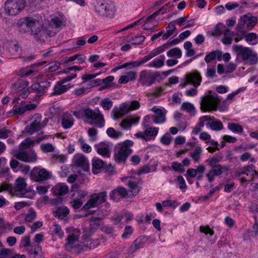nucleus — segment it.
Instances as JSON below:
<instances>
[{
  "instance_id": "obj_1",
  "label": "nucleus",
  "mask_w": 258,
  "mask_h": 258,
  "mask_svg": "<svg viewBox=\"0 0 258 258\" xmlns=\"http://www.w3.org/2000/svg\"><path fill=\"white\" fill-rule=\"evenodd\" d=\"M17 25L20 32H29L37 41L44 42L47 36L52 37L55 33L46 29L42 22L31 17H25L20 19Z\"/></svg>"
},
{
  "instance_id": "obj_2",
  "label": "nucleus",
  "mask_w": 258,
  "mask_h": 258,
  "mask_svg": "<svg viewBox=\"0 0 258 258\" xmlns=\"http://www.w3.org/2000/svg\"><path fill=\"white\" fill-rule=\"evenodd\" d=\"M232 49L234 51L237 58L241 59L245 63L254 65L257 63L258 55L251 48L235 44L232 46Z\"/></svg>"
},
{
  "instance_id": "obj_3",
  "label": "nucleus",
  "mask_w": 258,
  "mask_h": 258,
  "mask_svg": "<svg viewBox=\"0 0 258 258\" xmlns=\"http://www.w3.org/2000/svg\"><path fill=\"white\" fill-rule=\"evenodd\" d=\"M134 142L130 140H125L123 142L117 144L114 149V158L117 163H124L128 157L132 153L131 147Z\"/></svg>"
},
{
  "instance_id": "obj_4",
  "label": "nucleus",
  "mask_w": 258,
  "mask_h": 258,
  "mask_svg": "<svg viewBox=\"0 0 258 258\" xmlns=\"http://www.w3.org/2000/svg\"><path fill=\"white\" fill-rule=\"evenodd\" d=\"M95 12L99 16L112 18L115 8L111 0H98L94 7Z\"/></svg>"
},
{
  "instance_id": "obj_5",
  "label": "nucleus",
  "mask_w": 258,
  "mask_h": 258,
  "mask_svg": "<svg viewBox=\"0 0 258 258\" xmlns=\"http://www.w3.org/2000/svg\"><path fill=\"white\" fill-rule=\"evenodd\" d=\"M221 101V97L216 93L210 92V94L202 98L200 105L203 111L217 110Z\"/></svg>"
},
{
  "instance_id": "obj_6",
  "label": "nucleus",
  "mask_w": 258,
  "mask_h": 258,
  "mask_svg": "<svg viewBox=\"0 0 258 258\" xmlns=\"http://www.w3.org/2000/svg\"><path fill=\"white\" fill-rule=\"evenodd\" d=\"M27 5L26 0H7L5 3V12L8 16H15L22 12Z\"/></svg>"
},
{
  "instance_id": "obj_7",
  "label": "nucleus",
  "mask_w": 258,
  "mask_h": 258,
  "mask_svg": "<svg viewBox=\"0 0 258 258\" xmlns=\"http://www.w3.org/2000/svg\"><path fill=\"white\" fill-rule=\"evenodd\" d=\"M84 116L90 119V124L94 125L97 127L101 128L104 126L105 120L103 115L98 109H91L87 108L84 111Z\"/></svg>"
},
{
  "instance_id": "obj_8",
  "label": "nucleus",
  "mask_w": 258,
  "mask_h": 258,
  "mask_svg": "<svg viewBox=\"0 0 258 258\" xmlns=\"http://www.w3.org/2000/svg\"><path fill=\"white\" fill-rule=\"evenodd\" d=\"M107 197V192L105 191L94 193L91 195L90 199L83 206L82 209L87 211L99 206L106 201Z\"/></svg>"
},
{
  "instance_id": "obj_9",
  "label": "nucleus",
  "mask_w": 258,
  "mask_h": 258,
  "mask_svg": "<svg viewBox=\"0 0 258 258\" xmlns=\"http://www.w3.org/2000/svg\"><path fill=\"white\" fill-rule=\"evenodd\" d=\"M19 97L15 98L13 101V104H14L13 109L10 113L13 115H22L27 111H30L35 109L37 105L34 103L25 104L23 101H21L20 103L18 102Z\"/></svg>"
},
{
  "instance_id": "obj_10",
  "label": "nucleus",
  "mask_w": 258,
  "mask_h": 258,
  "mask_svg": "<svg viewBox=\"0 0 258 258\" xmlns=\"http://www.w3.org/2000/svg\"><path fill=\"white\" fill-rule=\"evenodd\" d=\"M27 185L25 178L22 177L17 178L14 188L15 195L19 198H31V196L29 195L30 191L27 188Z\"/></svg>"
},
{
  "instance_id": "obj_11",
  "label": "nucleus",
  "mask_w": 258,
  "mask_h": 258,
  "mask_svg": "<svg viewBox=\"0 0 258 258\" xmlns=\"http://www.w3.org/2000/svg\"><path fill=\"white\" fill-rule=\"evenodd\" d=\"M77 76L76 73H72L71 75H69L66 77L61 78L59 82H58L55 85L53 92L50 94V96L59 95L66 92L68 88H67V86L63 84L76 78Z\"/></svg>"
},
{
  "instance_id": "obj_12",
  "label": "nucleus",
  "mask_w": 258,
  "mask_h": 258,
  "mask_svg": "<svg viewBox=\"0 0 258 258\" xmlns=\"http://www.w3.org/2000/svg\"><path fill=\"white\" fill-rule=\"evenodd\" d=\"M14 156L18 160L24 162H34L37 160L36 153L33 150L29 151L19 150L14 154Z\"/></svg>"
},
{
  "instance_id": "obj_13",
  "label": "nucleus",
  "mask_w": 258,
  "mask_h": 258,
  "mask_svg": "<svg viewBox=\"0 0 258 258\" xmlns=\"http://www.w3.org/2000/svg\"><path fill=\"white\" fill-rule=\"evenodd\" d=\"M230 167L229 165L218 164L211 167V169L206 174V176L208 179L209 182H211L214 180L216 176L221 175L223 173L228 171Z\"/></svg>"
},
{
  "instance_id": "obj_14",
  "label": "nucleus",
  "mask_w": 258,
  "mask_h": 258,
  "mask_svg": "<svg viewBox=\"0 0 258 258\" xmlns=\"http://www.w3.org/2000/svg\"><path fill=\"white\" fill-rule=\"evenodd\" d=\"M148 238L145 236H141L138 237L132 243L130 247L125 248L124 246H120L119 248L125 249L127 253L133 254L137 250L142 248L145 244L147 242Z\"/></svg>"
},
{
  "instance_id": "obj_15",
  "label": "nucleus",
  "mask_w": 258,
  "mask_h": 258,
  "mask_svg": "<svg viewBox=\"0 0 258 258\" xmlns=\"http://www.w3.org/2000/svg\"><path fill=\"white\" fill-rule=\"evenodd\" d=\"M30 176L35 181H41L49 179L51 173L44 168L35 167L31 171Z\"/></svg>"
},
{
  "instance_id": "obj_16",
  "label": "nucleus",
  "mask_w": 258,
  "mask_h": 258,
  "mask_svg": "<svg viewBox=\"0 0 258 258\" xmlns=\"http://www.w3.org/2000/svg\"><path fill=\"white\" fill-rule=\"evenodd\" d=\"M159 74L154 75L151 72L147 70L141 71L140 75L139 82L145 86H150L155 82Z\"/></svg>"
},
{
  "instance_id": "obj_17",
  "label": "nucleus",
  "mask_w": 258,
  "mask_h": 258,
  "mask_svg": "<svg viewBox=\"0 0 258 258\" xmlns=\"http://www.w3.org/2000/svg\"><path fill=\"white\" fill-rule=\"evenodd\" d=\"M41 114L38 113L33 116L32 122L26 127L28 133L32 135L42 128L41 125Z\"/></svg>"
},
{
  "instance_id": "obj_18",
  "label": "nucleus",
  "mask_w": 258,
  "mask_h": 258,
  "mask_svg": "<svg viewBox=\"0 0 258 258\" xmlns=\"http://www.w3.org/2000/svg\"><path fill=\"white\" fill-rule=\"evenodd\" d=\"M110 197L114 201H118L119 198H131V195L125 188L118 186L111 191Z\"/></svg>"
},
{
  "instance_id": "obj_19",
  "label": "nucleus",
  "mask_w": 258,
  "mask_h": 258,
  "mask_svg": "<svg viewBox=\"0 0 258 258\" xmlns=\"http://www.w3.org/2000/svg\"><path fill=\"white\" fill-rule=\"evenodd\" d=\"M74 166L82 168L84 171L89 170V162L85 156L82 154H76L73 158Z\"/></svg>"
},
{
  "instance_id": "obj_20",
  "label": "nucleus",
  "mask_w": 258,
  "mask_h": 258,
  "mask_svg": "<svg viewBox=\"0 0 258 258\" xmlns=\"http://www.w3.org/2000/svg\"><path fill=\"white\" fill-rule=\"evenodd\" d=\"M243 174H245L246 175L250 174L252 176H254L256 175L257 174V172L255 169V166L254 165L249 164L239 168L235 173V175L236 177H239Z\"/></svg>"
},
{
  "instance_id": "obj_21",
  "label": "nucleus",
  "mask_w": 258,
  "mask_h": 258,
  "mask_svg": "<svg viewBox=\"0 0 258 258\" xmlns=\"http://www.w3.org/2000/svg\"><path fill=\"white\" fill-rule=\"evenodd\" d=\"M131 111V107H130L129 104L123 103L120 105L119 109L117 108H114L113 109L112 112L114 114L113 119H117L128 113Z\"/></svg>"
},
{
  "instance_id": "obj_22",
  "label": "nucleus",
  "mask_w": 258,
  "mask_h": 258,
  "mask_svg": "<svg viewBox=\"0 0 258 258\" xmlns=\"http://www.w3.org/2000/svg\"><path fill=\"white\" fill-rule=\"evenodd\" d=\"M67 21L63 15H58L52 18L49 22V25L55 28L61 29L66 25Z\"/></svg>"
},
{
  "instance_id": "obj_23",
  "label": "nucleus",
  "mask_w": 258,
  "mask_h": 258,
  "mask_svg": "<svg viewBox=\"0 0 258 258\" xmlns=\"http://www.w3.org/2000/svg\"><path fill=\"white\" fill-rule=\"evenodd\" d=\"M151 110L155 113V115L152 116L155 123L160 124L165 121V111L156 107H153Z\"/></svg>"
},
{
  "instance_id": "obj_24",
  "label": "nucleus",
  "mask_w": 258,
  "mask_h": 258,
  "mask_svg": "<svg viewBox=\"0 0 258 258\" xmlns=\"http://www.w3.org/2000/svg\"><path fill=\"white\" fill-rule=\"evenodd\" d=\"M95 148L99 155L104 157H110L111 152L109 149L110 145L109 143L100 142L99 144L95 145Z\"/></svg>"
},
{
  "instance_id": "obj_25",
  "label": "nucleus",
  "mask_w": 258,
  "mask_h": 258,
  "mask_svg": "<svg viewBox=\"0 0 258 258\" xmlns=\"http://www.w3.org/2000/svg\"><path fill=\"white\" fill-rule=\"evenodd\" d=\"M186 79L188 80L190 84H192L194 87H197L201 84L202 76L198 71L195 70L186 74Z\"/></svg>"
},
{
  "instance_id": "obj_26",
  "label": "nucleus",
  "mask_w": 258,
  "mask_h": 258,
  "mask_svg": "<svg viewBox=\"0 0 258 258\" xmlns=\"http://www.w3.org/2000/svg\"><path fill=\"white\" fill-rule=\"evenodd\" d=\"M140 119V117L129 116L122 120L120 125L125 130H130L132 125L138 123Z\"/></svg>"
},
{
  "instance_id": "obj_27",
  "label": "nucleus",
  "mask_w": 258,
  "mask_h": 258,
  "mask_svg": "<svg viewBox=\"0 0 258 258\" xmlns=\"http://www.w3.org/2000/svg\"><path fill=\"white\" fill-rule=\"evenodd\" d=\"M125 179H128L127 185L130 188L129 194L131 195V198L136 196L140 191V188L137 182L132 181L129 177H123L121 178V180L124 181Z\"/></svg>"
},
{
  "instance_id": "obj_28",
  "label": "nucleus",
  "mask_w": 258,
  "mask_h": 258,
  "mask_svg": "<svg viewBox=\"0 0 258 258\" xmlns=\"http://www.w3.org/2000/svg\"><path fill=\"white\" fill-rule=\"evenodd\" d=\"M51 191L55 196H63L69 191L68 186L62 183H59L52 187Z\"/></svg>"
},
{
  "instance_id": "obj_29",
  "label": "nucleus",
  "mask_w": 258,
  "mask_h": 258,
  "mask_svg": "<svg viewBox=\"0 0 258 258\" xmlns=\"http://www.w3.org/2000/svg\"><path fill=\"white\" fill-rule=\"evenodd\" d=\"M222 52L221 50H216L207 54L204 59L207 63L213 60L216 58L218 61H221L222 60Z\"/></svg>"
},
{
  "instance_id": "obj_30",
  "label": "nucleus",
  "mask_w": 258,
  "mask_h": 258,
  "mask_svg": "<svg viewBox=\"0 0 258 258\" xmlns=\"http://www.w3.org/2000/svg\"><path fill=\"white\" fill-rule=\"evenodd\" d=\"M79 236L74 234H70L67 238V243L65 244V248L67 250L71 251L73 247L74 243L78 240Z\"/></svg>"
},
{
  "instance_id": "obj_31",
  "label": "nucleus",
  "mask_w": 258,
  "mask_h": 258,
  "mask_svg": "<svg viewBox=\"0 0 258 258\" xmlns=\"http://www.w3.org/2000/svg\"><path fill=\"white\" fill-rule=\"evenodd\" d=\"M100 244V241L98 239H87L85 240L82 249L84 250H86L88 249H94Z\"/></svg>"
},
{
  "instance_id": "obj_32",
  "label": "nucleus",
  "mask_w": 258,
  "mask_h": 258,
  "mask_svg": "<svg viewBox=\"0 0 258 258\" xmlns=\"http://www.w3.org/2000/svg\"><path fill=\"white\" fill-rule=\"evenodd\" d=\"M165 56L164 55H161L157 58L155 59L152 62H150L148 66L150 68L159 69L164 65Z\"/></svg>"
},
{
  "instance_id": "obj_33",
  "label": "nucleus",
  "mask_w": 258,
  "mask_h": 258,
  "mask_svg": "<svg viewBox=\"0 0 258 258\" xmlns=\"http://www.w3.org/2000/svg\"><path fill=\"white\" fill-rule=\"evenodd\" d=\"M78 186L76 184L73 185L72 190L74 193L72 195V197H75V198L79 199V200H83V199L88 195V192L85 190L78 189Z\"/></svg>"
},
{
  "instance_id": "obj_34",
  "label": "nucleus",
  "mask_w": 258,
  "mask_h": 258,
  "mask_svg": "<svg viewBox=\"0 0 258 258\" xmlns=\"http://www.w3.org/2000/svg\"><path fill=\"white\" fill-rule=\"evenodd\" d=\"M73 124L74 119L71 114H67L63 116L61 119V125L64 128H71Z\"/></svg>"
},
{
  "instance_id": "obj_35",
  "label": "nucleus",
  "mask_w": 258,
  "mask_h": 258,
  "mask_svg": "<svg viewBox=\"0 0 258 258\" xmlns=\"http://www.w3.org/2000/svg\"><path fill=\"white\" fill-rule=\"evenodd\" d=\"M181 110L189 113L191 116L196 114V111L194 105L190 102H184L181 106Z\"/></svg>"
},
{
  "instance_id": "obj_36",
  "label": "nucleus",
  "mask_w": 258,
  "mask_h": 258,
  "mask_svg": "<svg viewBox=\"0 0 258 258\" xmlns=\"http://www.w3.org/2000/svg\"><path fill=\"white\" fill-rule=\"evenodd\" d=\"M210 122H208L207 125H209L211 129L214 131H220L223 128V125L222 122L219 120H216L214 117H212V120Z\"/></svg>"
},
{
  "instance_id": "obj_37",
  "label": "nucleus",
  "mask_w": 258,
  "mask_h": 258,
  "mask_svg": "<svg viewBox=\"0 0 258 258\" xmlns=\"http://www.w3.org/2000/svg\"><path fill=\"white\" fill-rule=\"evenodd\" d=\"M234 36V33L232 31L229 29H226L224 32V37L222 40V43L225 45L231 44Z\"/></svg>"
},
{
  "instance_id": "obj_38",
  "label": "nucleus",
  "mask_w": 258,
  "mask_h": 258,
  "mask_svg": "<svg viewBox=\"0 0 258 258\" xmlns=\"http://www.w3.org/2000/svg\"><path fill=\"white\" fill-rule=\"evenodd\" d=\"M29 83L26 80L20 79L12 85L14 89L18 91H21L24 89L28 87Z\"/></svg>"
},
{
  "instance_id": "obj_39",
  "label": "nucleus",
  "mask_w": 258,
  "mask_h": 258,
  "mask_svg": "<svg viewBox=\"0 0 258 258\" xmlns=\"http://www.w3.org/2000/svg\"><path fill=\"white\" fill-rule=\"evenodd\" d=\"M69 213V209L67 207H61L55 211L54 215L60 219H64Z\"/></svg>"
},
{
  "instance_id": "obj_40",
  "label": "nucleus",
  "mask_w": 258,
  "mask_h": 258,
  "mask_svg": "<svg viewBox=\"0 0 258 258\" xmlns=\"http://www.w3.org/2000/svg\"><path fill=\"white\" fill-rule=\"evenodd\" d=\"M203 150L201 147H196L192 152L189 153V155L195 162H199L201 159Z\"/></svg>"
},
{
  "instance_id": "obj_41",
  "label": "nucleus",
  "mask_w": 258,
  "mask_h": 258,
  "mask_svg": "<svg viewBox=\"0 0 258 258\" xmlns=\"http://www.w3.org/2000/svg\"><path fill=\"white\" fill-rule=\"evenodd\" d=\"M92 163L93 172L94 174H97V172L95 171V170H99L102 168L105 165V162L97 157L93 158Z\"/></svg>"
},
{
  "instance_id": "obj_42",
  "label": "nucleus",
  "mask_w": 258,
  "mask_h": 258,
  "mask_svg": "<svg viewBox=\"0 0 258 258\" xmlns=\"http://www.w3.org/2000/svg\"><path fill=\"white\" fill-rule=\"evenodd\" d=\"M222 156L217 155L209 158L205 161V162L210 167H213L218 165L219 164L218 163H219L222 160Z\"/></svg>"
},
{
  "instance_id": "obj_43",
  "label": "nucleus",
  "mask_w": 258,
  "mask_h": 258,
  "mask_svg": "<svg viewBox=\"0 0 258 258\" xmlns=\"http://www.w3.org/2000/svg\"><path fill=\"white\" fill-rule=\"evenodd\" d=\"M34 141L31 138H26L19 145V150H24L34 145Z\"/></svg>"
},
{
  "instance_id": "obj_44",
  "label": "nucleus",
  "mask_w": 258,
  "mask_h": 258,
  "mask_svg": "<svg viewBox=\"0 0 258 258\" xmlns=\"http://www.w3.org/2000/svg\"><path fill=\"white\" fill-rule=\"evenodd\" d=\"M102 218L100 217L93 216L90 219V226L92 229L97 228L102 224Z\"/></svg>"
},
{
  "instance_id": "obj_45",
  "label": "nucleus",
  "mask_w": 258,
  "mask_h": 258,
  "mask_svg": "<svg viewBox=\"0 0 258 258\" xmlns=\"http://www.w3.org/2000/svg\"><path fill=\"white\" fill-rule=\"evenodd\" d=\"M167 55L168 57L175 56L176 58H180L182 55V52L180 49L178 47L172 48L167 52Z\"/></svg>"
},
{
  "instance_id": "obj_46",
  "label": "nucleus",
  "mask_w": 258,
  "mask_h": 258,
  "mask_svg": "<svg viewBox=\"0 0 258 258\" xmlns=\"http://www.w3.org/2000/svg\"><path fill=\"white\" fill-rule=\"evenodd\" d=\"M167 44H164L162 46H160L155 48L152 51H151L149 53V54L150 55L152 58L164 52L165 49L167 48Z\"/></svg>"
},
{
  "instance_id": "obj_47",
  "label": "nucleus",
  "mask_w": 258,
  "mask_h": 258,
  "mask_svg": "<svg viewBox=\"0 0 258 258\" xmlns=\"http://www.w3.org/2000/svg\"><path fill=\"white\" fill-rule=\"evenodd\" d=\"M228 128L233 133H241L243 131L242 126L237 123H229L228 124Z\"/></svg>"
},
{
  "instance_id": "obj_48",
  "label": "nucleus",
  "mask_w": 258,
  "mask_h": 258,
  "mask_svg": "<svg viewBox=\"0 0 258 258\" xmlns=\"http://www.w3.org/2000/svg\"><path fill=\"white\" fill-rule=\"evenodd\" d=\"M11 51L12 55L15 58H19L22 56V49L17 44L14 45Z\"/></svg>"
},
{
  "instance_id": "obj_49",
  "label": "nucleus",
  "mask_w": 258,
  "mask_h": 258,
  "mask_svg": "<svg viewBox=\"0 0 258 258\" xmlns=\"http://www.w3.org/2000/svg\"><path fill=\"white\" fill-rule=\"evenodd\" d=\"M106 133L109 137L114 139H117L122 135V133L121 132L116 131L112 127L108 128L106 131Z\"/></svg>"
},
{
  "instance_id": "obj_50",
  "label": "nucleus",
  "mask_w": 258,
  "mask_h": 258,
  "mask_svg": "<svg viewBox=\"0 0 258 258\" xmlns=\"http://www.w3.org/2000/svg\"><path fill=\"white\" fill-rule=\"evenodd\" d=\"M240 160L242 162H245L249 160L250 162H256L255 159L252 157L251 154L248 152H245L242 154L239 157Z\"/></svg>"
},
{
  "instance_id": "obj_51",
  "label": "nucleus",
  "mask_w": 258,
  "mask_h": 258,
  "mask_svg": "<svg viewBox=\"0 0 258 258\" xmlns=\"http://www.w3.org/2000/svg\"><path fill=\"white\" fill-rule=\"evenodd\" d=\"M158 133V128L155 127H149L145 130V134H146L148 140L150 139V137L156 136Z\"/></svg>"
},
{
  "instance_id": "obj_52",
  "label": "nucleus",
  "mask_w": 258,
  "mask_h": 258,
  "mask_svg": "<svg viewBox=\"0 0 258 258\" xmlns=\"http://www.w3.org/2000/svg\"><path fill=\"white\" fill-rule=\"evenodd\" d=\"M51 83L50 82L47 81H43L40 82L39 83H36L33 84L31 88H37V87H41L43 88V89L46 91L50 86Z\"/></svg>"
},
{
  "instance_id": "obj_53",
  "label": "nucleus",
  "mask_w": 258,
  "mask_h": 258,
  "mask_svg": "<svg viewBox=\"0 0 258 258\" xmlns=\"http://www.w3.org/2000/svg\"><path fill=\"white\" fill-rule=\"evenodd\" d=\"M52 229V232L59 238L61 239L63 237V232L62 231L61 227L58 224H53Z\"/></svg>"
},
{
  "instance_id": "obj_54",
  "label": "nucleus",
  "mask_w": 258,
  "mask_h": 258,
  "mask_svg": "<svg viewBox=\"0 0 258 258\" xmlns=\"http://www.w3.org/2000/svg\"><path fill=\"white\" fill-rule=\"evenodd\" d=\"M73 199L70 202V204L71 206L75 209H78L81 208L83 204V200H79V199H77L75 197H72Z\"/></svg>"
},
{
  "instance_id": "obj_55",
  "label": "nucleus",
  "mask_w": 258,
  "mask_h": 258,
  "mask_svg": "<svg viewBox=\"0 0 258 258\" xmlns=\"http://www.w3.org/2000/svg\"><path fill=\"white\" fill-rule=\"evenodd\" d=\"M145 39V37L143 35L136 36L133 37L129 41L133 45H139L143 43Z\"/></svg>"
},
{
  "instance_id": "obj_56",
  "label": "nucleus",
  "mask_w": 258,
  "mask_h": 258,
  "mask_svg": "<svg viewBox=\"0 0 258 258\" xmlns=\"http://www.w3.org/2000/svg\"><path fill=\"white\" fill-rule=\"evenodd\" d=\"M79 143L81 145V148L84 152L86 153H90L91 152L92 148L91 146L85 143V140L83 138H79Z\"/></svg>"
},
{
  "instance_id": "obj_57",
  "label": "nucleus",
  "mask_w": 258,
  "mask_h": 258,
  "mask_svg": "<svg viewBox=\"0 0 258 258\" xmlns=\"http://www.w3.org/2000/svg\"><path fill=\"white\" fill-rule=\"evenodd\" d=\"M36 217V213L33 209H30L25 217L26 222H31Z\"/></svg>"
},
{
  "instance_id": "obj_58",
  "label": "nucleus",
  "mask_w": 258,
  "mask_h": 258,
  "mask_svg": "<svg viewBox=\"0 0 258 258\" xmlns=\"http://www.w3.org/2000/svg\"><path fill=\"white\" fill-rule=\"evenodd\" d=\"M101 105L104 109L108 110L112 107V102L109 98H106L101 101Z\"/></svg>"
},
{
  "instance_id": "obj_59",
  "label": "nucleus",
  "mask_w": 258,
  "mask_h": 258,
  "mask_svg": "<svg viewBox=\"0 0 258 258\" xmlns=\"http://www.w3.org/2000/svg\"><path fill=\"white\" fill-rule=\"evenodd\" d=\"M82 69H83V68L81 67L74 66H73L71 67L66 68L63 71L58 72V74H60L61 73H64V74H69L68 75H70L69 74L71 72L74 71V72H76L77 71H79L82 70ZM70 75H71L72 74H71Z\"/></svg>"
},
{
  "instance_id": "obj_60",
  "label": "nucleus",
  "mask_w": 258,
  "mask_h": 258,
  "mask_svg": "<svg viewBox=\"0 0 258 258\" xmlns=\"http://www.w3.org/2000/svg\"><path fill=\"white\" fill-rule=\"evenodd\" d=\"M60 63L56 61L51 62L49 63L48 68L46 69L48 72H53L57 70L60 67Z\"/></svg>"
},
{
  "instance_id": "obj_61",
  "label": "nucleus",
  "mask_w": 258,
  "mask_h": 258,
  "mask_svg": "<svg viewBox=\"0 0 258 258\" xmlns=\"http://www.w3.org/2000/svg\"><path fill=\"white\" fill-rule=\"evenodd\" d=\"M171 168L173 170L180 173H182L184 171L182 164L177 162H172L171 164Z\"/></svg>"
},
{
  "instance_id": "obj_62",
  "label": "nucleus",
  "mask_w": 258,
  "mask_h": 258,
  "mask_svg": "<svg viewBox=\"0 0 258 258\" xmlns=\"http://www.w3.org/2000/svg\"><path fill=\"white\" fill-rule=\"evenodd\" d=\"M133 233V228L131 226H125L124 232L122 233L121 237L123 239H127Z\"/></svg>"
},
{
  "instance_id": "obj_63",
  "label": "nucleus",
  "mask_w": 258,
  "mask_h": 258,
  "mask_svg": "<svg viewBox=\"0 0 258 258\" xmlns=\"http://www.w3.org/2000/svg\"><path fill=\"white\" fill-rule=\"evenodd\" d=\"M250 17L249 16L248 14L244 15L242 17H241L240 19V21L238 22L237 25V27H239V29L243 28L246 22H248Z\"/></svg>"
},
{
  "instance_id": "obj_64",
  "label": "nucleus",
  "mask_w": 258,
  "mask_h": 258,
  "mask_svg": "<svg viewBox=\"0 0 258 258\" xmlns=\"http://www.w3.org/2000/svg\"><path fill=\"white\" fill-rule=\"evenodd\" d=\"M197 175V171L196 169L189 168L186 171L185 177L187 180L189 182V177L194 178L196 177Z\"/></svg>"
}]
</instances>
